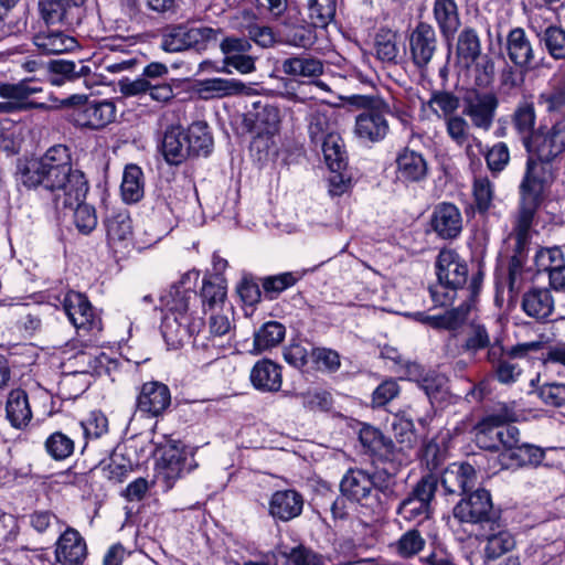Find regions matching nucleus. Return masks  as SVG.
<instances>
[{"label": "nucleus", "instance_id": "obj_1", "mask_svg": "<svg viewBox=\"0 0 565 565\" xmlns=\"http://www.w3.org/2000/svg\"><path fill=\"white\" fill-rule=\"evenodd\" d=\"M15 175L28 189L50 192L54 206L76 203L89 190L84 172L73 167L71 150L65 145H54L41 157L19 162Z\"/></svg>", "mask_w": 565, "mask_h": 565}, {"label": "nucleus", "instance_id": "obj_2", "mask_svg": "<svg viewBox=\"0 0 565 565\" xmlns=\"http://www.w3.org/2000/svg\"><path fill=\"white\" fill-rule=\"evenodd\" d=\"M160 300L164 311L162 335L170 348L178 349L203 328V319L195 317L192 310L196 294L181 282L171 286Z\"/></svg>", "mask_w": 565, "mask_h": 565}, {"label": "nucleus", "instance_id": "obj_3", "mask_svg": "<svg viewBox=\"0 0 565 565\" xmlns=\"http://www.w3.org/2000/svg\"><path fill=\"white\" fill-rule=\"evenodd\" d=\"M554 180L550 162L537 158H529L523 178L519 185V216L518 231L525 234L533 217L544 200V193Z\"/></svg>", "mask_w": 565, "mask_h": 565}, {"label": "nucleus", "instance_id": "obj_4", "mask_svg": "<svg viewBox=\"0 0 565 565\" xmlns=\"http://www.w3.org/2000/svg\"><path fill=\"white\" fill-rule=\"evenodd\" d=\"M212 146L213 139L207 125L196 121L186 130L170 127L164 132L159 149L167 163L179 166L191 157L207 156Z\"/></svg>", "mask_w": 565, "mask_h": 565}, {"label": "nucleus", "instance_id": "obj_5", "mask_svg": "<svg viewBox=\"0 0 565 565\" xmlns=\"http://www.w3.org/2000/svg\"><path fill=\"white\" fill-rule=\"evenodd\" d=\"M437 282L429 288L431 299L436 306L450 305L457 294L462 291L471 298L472 291L466 290L469 269L466 260L454 249H441L436 262Z\"/></svg>", "mask_w": 565, "mask_h": 565}, {"label": "nucleus", "instance_id": "obj_6", "mask_svg": "<svg viewBox=\"0 0 565 565\" xmlns=\"http://www.w3.org/2000/svg\"><path fill=\"white\" fill-rule=\"evenodd\" d=\"M348 102L362 108L355 118L354 134L364 141L379 142L390 130L385 115L390 113L388 104L377 95H352Z\"/></svg>", "mask_w": 565, "mask_h": 565}, {"label": "nucleus", "instance_id": "obj_7", "mask_svg": "<svg viewBox=\"0 0 565 565\" xmlns=\"http://www.w3.org/2000/svg\"><path fill=\"white\" fill-rule=\"evenodd\" d=\"M220 29L178 24L167 29L161 40V47L167 52H180L189 49L205 50L215 43Z\"/></svg>", "mask_w": 565, "mask_h": 565}, {"label": "nucleus", "instance_id": "obj_8", "mask_svg": "<svg viewBox=\"0 0 565 565\" xmlns=\"http://www.w3.org/2000/svg\"><path fill=\"white\" fill-rule=\"evenodd\" d=\"M438 487V478L434 473L423 476L409 494L401 501L396 513L409 522L422 523L431 512V500Z\"/></svg>", "mask_w": 565, "mask_h": 565}, {"label": "nucleus", "instance_id": "obj_9", "mask_svg": "<svg viewBox=\"0 0 565 565\" xmlns=\"http://www.w3.org/2000/svg\"><path fill=\"white\" fill-rule=\"evenodd\" d=\"M499 98L493 92L469 89L462 97V115L473 128L489 131L497 116Z\"/></svg>", "mask_w": 565, "mask_h": 565}, {"label": "nucleus", "instance_id": "obj_10", "mask_svg": "<svg viewBox=\"0 0 565 565\" xmlns=\"http://www.w3.org/2000/svg\"><path fill=\"white\" fill-rule=\"evenodd\" d=\"M43 88L34 78H24L18 83H0V114H13L34 108H46L44 103L30 100V97L39 94Z\"/></svg>", "mask_w": 565, "mask_h": 565}, {"label": "nucleus", "instance_id": "obj_11", "mask_svg": "<svg viewBox=\"0 0 565 565\" xmlns=\"http://www.w3.org/2000/svg\"><path fill=\"white\" fill-rule=\"evenodd\" d=\"M452 513L461 523L489 525L495 521L492 499L486 489H477L463 495L454 507Z\"/></svg>", "mask_w": 565, "mask_h": 565}, {"label": "nucleus", "instance_id": "obj_12", "mask_svg": "<svg viewBox=\"0 0 565 565\" xmlns=\"http://www.w3.org/2000/svg\"><path fill=\"white\" fill-rule=\"evenodd\" d=\"M340 490L343 497L373 511L383 505L374 491L372 475L363 469H350L340 482Z\"/></svg>", "mask_w": 565, "mask_h": 565}, {"label": "nucleus", "instance_id": "obj_13", "mask_svg": "<svg viewBox=\"0 0 565 565\" xmlns=\"http://www.w3.org/2000/svg\"><path fill=\"white\" fill-rule=\"evenodd\" d=\"M86 0H39V10L47 24L75 28L81 24Z\"/></svg>", "mask_w": 565, "mask_h": 565}, {"label": "nucleus", "instance_id": "obj_14", "mask_svg": "<svg viewBox=\"0 0 565 565\" xmlns=\"http://www.w3.org/2000/svg\"><path fill=\"white\" fill-rule=\"evenodd\" d=\"M529 150L550 163L562 154L565 151V114L545 131L536 130Z\"/></svg>", "mask_w": 565, "mask_h": 565}, {"label": "nucleus", "instance_id": "obj_15", "mask_svg": "<svg viewBox=\"0 0 565 565\" xmlns=\"http://www.w3.org/2000/svg\"><path fill=\"white\" fill-rule=\"evenodd\" d=\"M63 308L70 321L77 330L85 332L100 331L102 321L88 299L75 291H68L63 299Z\"/></svg>", "mask_w": 565, "mask_h": 565}, {"label": "nucleus", "instance_id": "obj_16", "mask_svg": "<svg viewBox=\"0 0 565 565\" xmlns=\"http://www.w3.org/2000/svg\"><path fill=\"white\" fill-rule=\"evenodd\" d=\"M76 126L89 129H102L116 118V106L110 100H86L72 114Z\"/></svg>", "mask_w": 565, "mask_h": 565}, {"label": "nucleus", "instance_id": "obj_17", "mask_svg": "<svg viewBox=\"0 0 565 565\" xmlns=\"http://www.w3.org/2000/svg\"><path fill=\"white\" fill-rule=\"evenodd\" d=\"M438 46L435 29L426 22H419L409 36V52L417 67H426L433 60Z\"/></svg>", "mask_w": 565, "mask_h": 565}, {"label": "nucleus", "instance_id": "obj_18", "mask_svg": "<svg viewBox=\"0 0 565 565\" xmlns=\"http://www.w3.org/2000/svg\"><path fill=\"white\" fill-rule=\"evenodd\" d=\"M195 92L204 100L249 95L252 88L236 78L212 77L196 81Z\"/></svg>", "mask_w": 565, "mask_h": 565}, {"label": "nucleus", "instance_id": "obj_19", "mask_svg": "<svg viewBox=\"0 0 565 565\" xmlns=\"http://www.w3.org/2000/svg\"><path fill=\"white\" fill-rule=\"evenodd\" d=\"M476 484L477 472L470 463L454 462L441 475V486L448 494L466 495Z\"/></svg>", "mask_w": 565, "mask_h": 565}, {"label": "nucleus", "instance_id": "obj_20", "mask_svg": "<svg viewBox=\"0 0 565 565\" xmlns=\"http://www.w3.org/2000/svg\"><path fill=\"white\" fill-rule=\"evenodd\" d=\"M171 403L169 387L157 381L142 384L137 397V408L139 412L151 415H161Z\"/></svg>", "mask_w": 565, "mask_h": 565}, {"label": "nucleus", "instance_id": "obj_21", "mask_svg": "<svg viewBox=\"0 0 565 565\" xmlns=\"http://www.w3.org/2000/svg\"><path fill=\"white\" fill-rule=\"evenodd\" d=\"M188 452L177 445L167 446L158 462L157 476L166 484L167 489L172 488L174 482L181 478L186 470Z\"/></svg>", "mask_w": 565, "mask_h": 565}, {"label": "nucleus", "instance_id": "obj_22", "mask_svg": "<svg viewBox=\"0 0 565 565\" xmlns=\"http://www.w3.org/2000/svg\"><path fill=\"white\" fill-rule=\"evenodd\" d=\"M430 224L439 237L456 238L462 231V215L455 204L440 203L434 209Z\"/></svg>", "mask_w": 565, "mask_h": 565}, {"label": "nucleus", "instance_id": "obj_23", "mask_svg": "<svg viewBox=\"0 0 565 565\" xmlns=\"http://www.w3.org/2000/svg\"><path fill=\"white\" fill-rule=\"evenodd\" d=\"M55 556L62 565H79L87 556L85 540L78 531L68 527L57 540Z\"/></svg>", "mask_w": 565, "mask_h": 565}, {"label": "nucleus", "instance_id": "obj_24", "mask_svg": "<svg viewBox=\"0 0 565 565\" xmlns=\"http://www.w3.org/2000/svg\"><path fill=\"white\" fill-rule=\"evenodd\" d=\"M489 533L483 534L486 545L483 548L484 563H493L504 554L514 550L516 541L514 535L498 522L489 524Z\"/></svg>", "mask_w": 565, "mask_h": 565}, {"label": "nucleus", "instance_id": "obj_25", "mask_svg": "<svg viewBox=\"0 0 565 565\" xmlns=\"http://www.w3.org/2000/svg\"><path fill=\"white\" fill-rule=\"evenodd\" d=\"M514 419V413L505 406L501 407L497 413L486 416L475 428L477 444L484 449L498 450L495 431L502 425Z\"/></svg>", "mask_w": 565, "mask_h": 565}, {"label": "nucleus", "instance_id": "obj_26", "mask_svg": "<svg viewBox=\"0 0 565 565\" xmlns=\"http://www.w3.org/2000/svg\"><path fill=\"white\" fill-rule=\"evenodd\" d=\"M505 50L510 61L516 67L524 71L532 68L534 50L522 28H514L509 32L505 42Z\"/></svg>", "mask_w": 565, "mask_h": 565}, {"label": "nucleus", "instance_id": "obj_27", "mask_svg": "<svg viewBox=\"0 0 565 565\" xmlns=\"http://www.w3.org/2000/svg\"><path fill=\"white\" fill-rule=\"evenodd\" d=\"M302 507L303 499L300 493L295 490H279L271 495L268 511L274 519L287 522L299 516Z\"/></svg>", "mask_w": 565, "mask_h": 565}, {"label": "nucleus", "instance_id": "obj_28", "mask_svg": "<svg viewBox=\"0 0 565 565\" xmlns=\"http://www.w3.org/2000/svg\"><path fill=\"white\" fill-rule=\"evenodd\" d=\"M396 178L404 182H420L428 172V167L422 153L405 148L396 157Z\"/></svg>", "mask_w": 565, "mask_h": 565}, {"label": "nucleus", "instance_id": "obj_29", "mask_svg": "<svg viewBox=\"0 0 565 565\" xmlns=\"http://www.w3.org/2000/svg\"><path fill=\"white\" fill-rule=\"evenodd\" d=\"M511 124L515 132L521 137L523 145L529 150L534 135L536 134L534 130L536 124L534 104L529 100L520 102L511 115Z\"/></svg>", "mask_w": 565, "mask_h": 565}, {"label": "nucleus", "instance_id": "obj_30", "mask_svg": "<svg viewBox=\"0 0 565 565\" xmlns=\"http://www.w3.org/2000/svg\"><path fill=\"white\" fill-rule=\"evenodd\" d=\"M253 386L262 392H278L282 384L280 366L268 359L258 361L250 371Z\"/></svg>", "mask_w": 565, "mask_h": 565}, {"label": "nucleus", "instance_id": "obj_31", "mask_svg": "<svg viewBox=\"0 0 565 565\" xmlns=\"http://www.w3.org/2000/svg\"><path fill=\"white\" fill-rule=\"evenodd\" d=\"M463 349L468 352H477L488 349V360L494 362L499 359L502 348L495 339L493 342L488 330L483 324H471L463 344Z\"/></svg>", "mask_w": 565, "mask_h": 565}, {"label": "nucleus", "instance_id": "obj_32", "mask_svg": "<svg viewBox=\"0 0 565 565\" xmlns=\"http://www.w3.org/2000/svg\"><path fill=\"white\" fill-rule=\"evenodd\" d=\"M433 13L441 34L445 38L454 36L461 24L455 0H435Z\"/></svg>", "mask_w": 565, "mask_h": 565}, {"label": "nucleus", "instance_id": "obj_33", "mask_svg": "<svg viewBox=\"0 0 565 565\" xmlns=\"http://www.w3.org/2000/svg\"><path fill=\"white\" fill-rule=\"evenodd\" d=\"M33 43L43 54H63L77 46L74 38L61 31L40 32L34 35Z\"/></svg>", "mask_w": 565, "mask_h": 565}, {"label": "nucleus", "instance_id": "obj_34", "mask_svg": "<svg viewBox=\"0 0 565 565\" xmlns=\"http://www.w3.org/2000/svg\"><path fill=\"white\" fill-rule=\"evenodd\" d=\"M522 308L527 316L544 320L553 312L554 299L547 289H532L523 296Z\"/></svg>", "mask_w": 565, "mask_h": 565}, {"label": "nucleus", "instance_id": "obj_35", "mask_svg": "<svg viewBox=\"0 0 565 565\" xmlns=\"http://www.w3.org/2000/svg\"><path fill=\"white\" fill-rule=\"evenodd\" d=\"M286 328L278 321H267L254 333V344L250 353L260 354L281 343L285 339Z\"/></svg>", "mask_w": 565, "mask_h": 565}, {"label": "nucleus", "instance_id": "obj_36", "mask_svg": "<svg viewBox=\"0 0 565 565\" xmlns=\"http://www.w3.org/2000/svg\"><path fill=\"white\" fill-rule=\"evenodd\" d=\"M281 70L289 76L318 77L323 73V63L317 57L302 54L284 60Z\"/></svg>", "mask_w": 565, "mask_h": 565}, {"label": "nucleus", "instance_id": "obj_37", "mask_svg": "<svg viewBox=\"0 0 565 565\" xmlns=\"http://www.w3.org/2000/svg\"><path fill=\"white\" fill-rule=\"evenodd\" d=\"M86 194H84L76 203L65 206H54L57 212L74 213V224L78 232L84 235L92 233L97 226V215L95 207L85 203Z\"/></svg>", "mask_w": 565, "mask_h": 565}, {"label": "nucleus", "instance_id": "obj_38", "mask_svg": "<svg viewBox=\"0 0 565 565\" xmlns=\"http://www.w3.org/2000/svg\"><path fill=\"white\" fill-rule=\"evenodd\" d=\"M6 411L7 418L15 428H22L26 426L32 418L28 395L22 390H13L10 392Z\"/></svg>", "mask_w": 565, "mask_h": 565}, {"label": "nucleus", "instance_id": "obj_39", "mask_svg": "<svg viewBox=\"0 0 565 565\" xmlns=\"http://www.w3.org/2000/svg\"><path fill=\"white\" fill-rule=\"evenodd\" d=\"M308 134L312 142H323L329 136H335L331 111L327 107L312 109L308 115Z\"/></svg>", "mask_w": 565, "mask_h": 565}, {"label": "nucleus", "instance_id": "obj_40", "mask_svg": "<svg viewBox=\"0 0 565 565\" xmlns=\"http://www.w3.org/2000/svg\"><path fill=\"white\" fill-rule=\"evenodd\" d=\"M476 148L483 153L487 168L493 175L501 173L510 162V149L503 141H497L490 147L483 149L482 141L473 138Z\"/></svg>", "mask_w": 565, "mask_h": 565}, {"label": "nucleus", "instance_id": "obj_41", "mask_svg": "<svg viewBox=\"0 0 565 565\" xmlns=\"http://www.w3.org/2000/svg\"><path fill=\"white\" fill-rule=\"evenodd\" d=\"M107 237L110 242H125L132 235L131 218L127 210H113L105 218Z\"/></svg>", "mask_w": 565, "mask_h": 565}, {"label": "nucleus", "instance_id": "obj_42", "mask_svg": "<svg viewBox=\"0 0 565 565\" xmlns=\"http://www.w3.org/2000/svg\"><path fill=\"white\" fill-rule=\"evenodd\" d=\"M122 200L127 203H136L142 199L143 173L136 164H129L124 170L122 181L120 185Z\"/></svg>", "mask_w": 565, "mask_h": 565}, {"label": "nucleus", "instance_id": "obj_43", "mask_svg": "<svg viewBox=\"0 0 565 565\" xmlns=\"http://www.w3.org/2000/svg\"><path fill=\"white\" fill-rule=\"evenodd\" d=\"M539 106L550 116L565 114V82L550 85L537 95Z\"/></svg>", "mask_w": 565, "mask_h": 565}, {"label": "nucleus", "instance_id": "obj_44", "mask_svg": "<svg viewBox=\"0 0 565 565\" xmlns=\"http://www.w3.org/2000/svg\"><path fill=\"white\" fill-rule=\"evenodd\" d=\"M324 161L332 172L342 171L347 167V151L342 138L337 134L321 142Z\"/></svg>", "mask_w": 565, "mask_h": 565}, {"label": "nucleus", "instance_id": "obj_45", "mask_svg": "<svg viewBox=\"0 0 565 565\" xmlns=\"http://www.w3.org/2000/svg\"><path fill=\"white\" fill-rule=\"evenodd\" d=\"M429 109L439 118L447 119L457 114L460 99L448 90H434L427 102Z\"/></svg>", "mask_w": 565, "mask_h": 565}, {"label": "nucleus", "instance_id": "obj_46", "mask_svg": "<svg viewBox=\"0 0 565 565\" xmlns=\"http://www.w3.org/2000/svg\"><path fill=\"white\" fill-rule=\"evenodd\" d=\"M426 546V540L416 529L407 530L393 544L394 552L402 558L408 559L418 555Z\"/></svg>", "mask_w": 565, "mask_h": 565}, {"label": "nucleus", "instance_id": "obj_47", "mask_svg": "<svg viewBox=\"0 0 565 565\" xmlns=\"http://www.w3.org/2000/svg\"><path fill=\"white\" fill-rule=\"evenodd\" d=\"M537 36L554 60H565V30L562 26L548 25Z\"/></svg>", "mask_w": 565, "mask_h": 565}, {"label": "nucleus", "instance_id": "obj_48", "mask_svg": "<svg viewBox=\"0 0 565 565\" xmlns=\"http://www.w3.org/2000/svg\"><path fill=\"white\" fill-rule=\"evenodd\" d=\"M375 53L382 62H396L399 53L396 32L390 29H381L375 35Z\"/></svg>", "mask_w": 565, "mask_h": 565}, {"label": "nucleus", "instance_id": "obj_49", "mask_svg": "<svg viewBox=\"0 0 565 565\" xmlns=\"http://www.w3.org/2000/svg\"><path fill=\"white\" fill-rule=\"evenodd\" d=\"M308 9L311 23L324 28L335 15L337 0H308Z\"/></svg>", "mask_w": 565, "mask_h": 565}, {"label": "nucleus", "instance_id": "obj_50", "mask_svg": "<svg viewBox=\"0 0 565 565\" xmlns=\"http://www.w3.org/2000/svg\"><path fill=\"white\" fill-rule=\"evenodd\" d=\"M360 441L367 450L374 454L384 455L393 449L392 440L372 426H365L360 430Z\"/></svg>", "mask_w": 565, "mask_h": 565}, {"label": "nucleus", "instance_id": "obj_51", "mask_svg": "<svg viewBox=\"0 0 565 565\" xmlns=\"http://www.w3.org/2000/svg\"><path fill=\"white\" fill-rule=\"evenodd\" d=\"M45 450L54 460H64L74 452V440L62 431L51 434L45 440Z\"/></svg>", "mask_w": 565, "mask_h": 565}, {"label": "nucleus", "instance_id": "obj_52", "mask_svg": "<svg viewBox=\"0 0 565 565\" xmlns=\"http://www.w3.org/2000/svg\"><path fill=\"white\" fill-rule=\"evenodd\" d=\"M458 55L468 63L476 61L481 54L480 40L473 29H465L457 42Z\"/></svg>", "mask_w": 565, "mask_h": 565}, {"label": "nucleus", "instance_id": "obj_53", "mask_svg": "<svg viewBox=\"0 0 565 565\" xmlns=\"http://www.w3.org/2000/svg\"><path fill=\"white\" fill-rule=\"evenodd\" d=\"M472 193L477 211L482 214L488 212L494 198V186L489 178H475Z\"/></svg>", "mask_w": 565, "mask_h": 565}, {"label": "nucleus", "instance_id": "obj_54", "mask_svg": "<svg viewBox=\"0 0 565 565\" xmlns=\"http://www.w3.org/2000/svg\"><path fill=\"white\" fill-rule=\"evenodd\" d=\"M543 458V449L530 444H520L512 452H509L507 459L513 461L518 467H523L537 466L542 462Z\"/></svg>", "mask_w": 565, "mask_h": 565}, {"label": "nucleus", "instance_id": "obj_55", "mask_svg": "<svg viewBox=\"0 0 565 565\" xmlns=\"http://www.w3.org/2000/svg\"><path fill=\"white\" fill-rule=\"evenodd\" d=\"M310 359L318 371L333 373L341 366L339 353L328 348H311Z\"/></svg>", "mask_w": 565, "mask_h": 565}, {"label": "nucleus", "instance_id": "obj_56", "mask_svg": "<svg viewBox=\"0 0 565 565\" xmlns=\"http://www.w3.org/2000/svg\"><path fill=\"white\" fill-rule=\"evenodd\" d=\"M446 132L448 137L458 146L465 145L469 140L470 124L463 115H454L445 119Z\"/></svg>", "mask_w": 565, "mask_h": 565}, {"label": "nucleus", "instance_id": "obj_57", "mask_svg": "<svg viewBox=\"0 0 565 565\" xmlns=\"http://www.w3.org/2000/svg\"><path fill=\"white\" fill-rule=\"evenodd\" d=\"M292 565H324L323 556L312 550L298 545L281 552Z\"/></svg>", "mask_w": 565, "mask_h": 565}, {"label": "nucleus", "instance_id": "obj_58", "mask_svg": "<svg viewBox=\"0 0 565 565\" xmlns=\"http://www.w3.org/2000/svg\"><path fill=\"white\" fill-rule=\"evenodd\" d=\"M316 40L317 34L310 25H295L290 28L285 35L287 44L301 49L311 47L316 43Z\"/></svg>", "mask_w": 565, "mask_h": 565}, {"label": "nucleus", "instance_id": "obj_59", "mask_svg": "<svg viewBox=\"0 0 565 565\" xmlns=\"http://www.w3.org/2000/svg\"><path fill=\"white\" fill-rule=\"evenodd\" d=\"M372 482L374 483L375 493H381L387 501L398 497V484L394 475L385 470H377L372 473Z\"/></svg>", "mask_w": 565, "mask_h": 565}, {"label": "nucleus", "instance_id": "obj_60", "mask_svg": "<svg viewBox=\"0 0 565 565\" xmlns=\"http://www.w3.org/2000/svg\"><path fill=\"white\" fill-rule=\"evenodd\" d=\"M392 427L397 441L405 445V447H412L416 440L413 419L406 417L404 413L397 414L392 423Z\"/></svg>", "mask_w": 565, "mask_h": 565}, {"label": "nucleus", "instance_id": "obj_61", "mask_svg": "<svg viewBox=\"0 0 565 565\" xmlns=\"http://www.w3.org/2000/svg\"><path fill=\"white\" fill-rule=\"evenodd\" d=\"M401 392L398 383L388 379L383 381L372 393V407H383L398 396Z\"/></svg>", "mask_w": 565, "mask_h": 565}, {"label": "nucleus", "instance_id": "obj_62", "mask_svg": "<svg viewBox=\"0 0 565 565\" xmlns=\"http://www.w3.org/2000/svg\"><path fill=\"white\" fill-rule=\"evenodd\" d=\"M279 122L280 114L275 106H265L256 114L255 125L262 132L274 134Z\"/></svg>", "mask_w": 565, "mask_h": 565}, {"label": "nucleus", "instance_id": "obj_63", "mask_svg": "<svg viewBox=\"0 0 565 565\" xmlns=\"http://www.w3.org/2000/svg\"><path fill=\"white\" fill-rule=\"evenodd\" d=\"M81 425L87 438H98L108 430L107 417L99 411L90 412Z\"/></svg>", "mask_w": 565, "mask_h": 565}, {"label": "nucleus", "instance_id": "obj_64", "mask_svg": "<svg viewBox=\"0 0 565 565\" xmlns=\"http://www.w3.org/2000/svg\"><path fill=\"white\" fill-rule=\"evenodd\" d=\"M540 398L547 405L561 407L565 405V384L546 383L539 390Z\"/></svg>", "mask_w": 565, "mask_h": 565}]
</instances>
